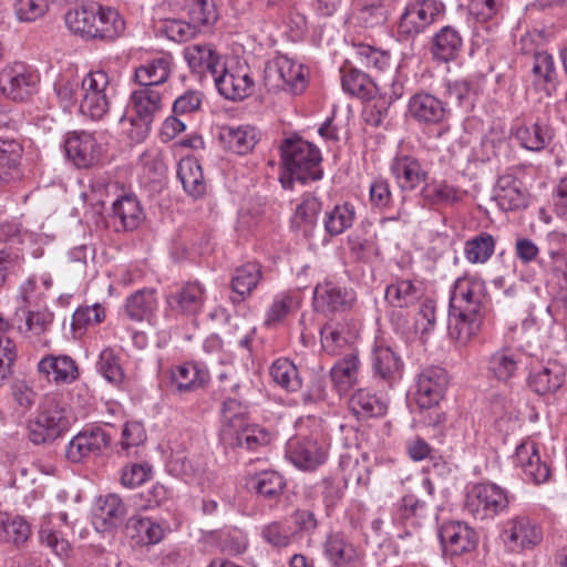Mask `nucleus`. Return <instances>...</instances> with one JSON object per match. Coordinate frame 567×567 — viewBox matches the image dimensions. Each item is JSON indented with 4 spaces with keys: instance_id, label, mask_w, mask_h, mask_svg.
Wrapping results in <instances>:
<instances>
[{
    "instance_id": "e2e57ef3",
    "label": "nucleus",
    "mask_w": 567,
    "mask_h": 567,
    "mask_svg": "<svg viewBox=\"0 0 567 567\" xmlns=\"http://www.w3.org/2000/svg\"><path fill=\"white\" fill-rule=\"evenodd\" d=\"M386 18L383 0H365L357 13L358 22L365 28L381 25L386 21Z\"/></svg>"
},
{
    "instance_id": "f704fd0d",
    "label": "nucleus",
    "mask_w": 567,
    "mask_h": 567,
    "mask_svg": "<svg viewBox=\"0 0 567 567\" xmlns=\"http://www.w3.org/2000/svg\"><path fill=\"white\" fill-rule=\"evenodd\" d=\"M323 553L336 567L349 566L358 558L355 547L339 533L327 536L323 544Z\"/></svg>"
},
{
    "instance_id": "79ce46f5",
    "label": "nucleus",
    "mask_w": 567,
    "mask_h": 567,
    "mask_svg": "<svg viewBox=\"0 0 567 567\" xmlns=\"http://www.w3.org/2000/svg\"><path fill=\"white\" fill-rule=\"evenodd\" d=\"M126 529L132 538L142 545H154L164 536L163 527L147 517L133 516L128 519Z\"/></svg>"
},
{
    "instance_id": "09e8293b",
    "label": "nucleus",
    "mask_w": 567,
    "mask_h": 567,
    "mask_svg": "<svg viewBox=\"0 0 567 567\" xmlns=\"http://www.w3.org/2000/svg\"><path fill=\"white\" fill-rule=\"evenodd\" d=\"M230 444L239 447H246L248 451H255L259 446H265L270 442V434L256 424H246L233 431Z\"/></svg>"
},
{
    "instance_id": "f03ea898",
    "label": "nucleus",
    "mask_w": 567,
    "mask_h": 567,
    "mask_svg": "<svg viewBox=\"0 0 567 567\" xmlns=\"http://www.w3.org/2000/svg\"><path fill=\"white\" fill-rule=\"evenodd\" d=\"M280 150L284 166L292 181L306 184L322 178V156L316 145L301 138H287Z\"/></svg>"
},
{
    "instance_id": "37998d69",
    "label": "nucleus",
    "mask_w": 567,
    "mask_h": 567,
    "mask_svg": "<svg viewBox=\"0 0 567 567\" xmlns=\"http://www.w3.org/2000/svg\"><path fill=\"white\" fill-rule=\"evenodd\" d=\"M320 200L312 195H305L302 202L297 206L292 224L303 235L310 236L316 228L318 215L321 212Z\"/></svg>"
},
{
    "instance_id": "4d7b16f0",
    "label": "nucleus",
    "mask_w": 567,
    "mask_h": 567,
    "mask_svg": "<svg viewBox=\"0 0 567 567\" xmlns=\"http://www.w3.org/2000/svg\"><path fill=\"white\" fill-rule=\"evenodd\" d=\"M518 369L517 357L508 350L493 353L488 360V371L499 381H508Z\"/></svg>"
},
{
    "instance_id": "cd10ccee",
    "label": "nucleus",
    "mask_w": 567,
    "mask_h": 567,
    "mask_svg": "<svg viewBox=\"0 0 567 567\" xmlns=\"http://www.w3.org/2000/svg\"><path fill=\"white\" fill-rule=\"evenodd\" d=\"M97 13L99 4L89 3L70 9L65 13L64 21L72 33L79 34L86 40H93L94 34H96L94 22Z\"/></svg>"
},
{
    "instance_id": "3c124183",
    "label": "nucleus",
    "mask_w": 567,
    "mask_h": 567,
    "mask_svg": "<svg viewBox=\"0 0 567 567\" xmlns=\"http://www.w3.org/2000/svg\"><path fill=\"white\" fill-rule=\"evenodd\" d=\"M99 13L102 19L101 29H96L93 40L112 42L124 33L125 21L115 9L99 4Z\"/></svg>"
},
{
    "instance_id": "412c9836",
    "label": "nucleus",
    "mask_w": 567,
    "mask_h": 567,
    "mask_svg": "<svg viewBox=\"0 0 567 567\" xmlns=\"http://www.w3.org/2000/svg\"><path fill=\"white\" fill-rule=\"evenodd\" d=\"M110 217L116 230L132 231L141 225L145 216L137 197L123 194L112 203Z\"/></svg>"
},
{
    "instance_id": "f3484780",
    "label": "nucleus",
    "mask_w": 567,
    "mask_h": 567,
    "mask_svg": "<svg viewBox=\"0 0 567 567\" xmlns=\"http://www.w3.org/2000/svg\"><path fill=\"white\" fill-rule=\"evenodd\" d=\"M564 367L557 361L538 362L532 364L528 377L529 388L539 395L557 391L564 382Z\"/></svg>"
},
{
    "instance_id": "20e7f679",
    "label": "nucleus",
    "mask_w": 567,
    "mask_h": 567,
    "mask_svg": "<svg viewBox=\"0 0 567 567\" xmlns=\"http://www.w3.org/2000/svg\"><path fill=\"white\" fill-rule=\"evenodd\" d=\"M131 101L136 115L126 118L122 116L120 122H126L133 127L130 132L131 138L142 141L150 132L155 115L162 109V93L158 87L140 84V87L132 93Z\"/></svg>"
},
{
    "instance_id": "6ab92c4d",
    "label": "nucleus",
    "mask_w": 567,
    "mask_h": 567,
    "mask_svg": "<svg viewBox=\"0 0 567 567\" xmlns=\"http://www.w3.org/2000/svg\"><path fill=\"white\" fill-rule=\"evenodd\" d=\"M514 462L519 466L526 480L535 484L547 482L550 475L548 465L542 462L538 449L532 441H526L516 447Z\"/></svg>"
},
{
    "instance_id": "a19ab883",
    "label": "nucleus",
    "mask_w": 567,
    "mask_h": 567,
    "mask_svg": "<svg viewBox=\"0 0 567 567\" xmlns=\"http://www.w3.org/2000/svg\"><path fill=\"white\" fill-rule=\"evenodd\" d=\"M341 83L343 90L360 99H372L375 95L378 83L373 82L365 73L355 69H342Z\"/></svg>"
},
{
    "instance_id": "8fccbe9b",
    "label": "nucleus",
    "mask_w": 567,
    "mask_h": 567,
    "mask_svg": "<svg viewBox=\"0 0 567 567\" xmlns=\"http://www.w3.org/2000/svg\"><path fill=\"white\" fill-rule=\"evenodd\" d=\"M260 279L261 267L255 262H247L236 268L231 278V290L244 299L251 293Z\"/></svg>"
},
{
    "instance_id": "052dcab7",
    "label": "nucleus",
    "mask_w": 567,
    "mask_h": 567,
    "mask_svg": "<svg viewBox=\"0 0 567 567\" xmlns=\"http://www.w3.org/2000/svg\"><path fill=\"white\" fill-rule=\"evenodd\" d=\"M359 359L355 354H349L340 360L331 369V379L341 390L351 385L358 374Z\"/></svg>"
},
{
    "instance_id": "4468645a",
    "label": "nucleus",
    "mask_w": 567,
    "mask_h": 567,
    "mask_svg": "<svg viewBox=\"0 0 567 567\" xmlns=\"http://www.w3.org/2000/svg\"><path fill=\"white\" fill-rule=\"evenodd\" d=\"M66 157L79 168H89L100 162L101 145L86 132H71L64 141Z\"/></svg>"
},
{
    "instance_id": "ddd939ff",
    "label": "nucleus",
    "mask_w": 567,
    "mask_h": 567,
    "mask_svg": "<svg viewBox=\"0 0 567 567\" xmlns=\"http://www.w3.org/2000/svg\"><path fill=\"white\" fill-rule=\"evenodd\" d=\"M315 306L327 312L350 310L357 301L353 289L326 279L319 282L313 291Z\"/></svg>"
},
{
    "instance_id": "a211bd4d",
    "label": "nucleus",
    "mask_w": 567,
    "mask_h": 567,
    "mask_svg": "<svg viewBox=\"0 0 567 567\" xmlns=\"http://www.w3.org/2000/svg\"><path fill=\"white\" fill-rule=\"evenodd\" d=\"M213 82L218 92L224 97L231 101L244 100L251 94L254 87V81L248 73L239 70H229L226 63L214 78Z\"/></svg>"
},
{
    "instance_id": "9b49d317",
    "label": "nucleus",
    "mask_w": 567,
    "mask_h": 567,
    "mask_svg": "<svg viewBox=\"0 0 567 567\" xmlns=\"http://www.w3.org/2000/svg\"><path fill=\"white\" fill-rule=\"evenodd\" d=\"M110 435L99 426H92L79 432L69 442L65 457L72 463H80L85 458L99 456L110 445Z\"/></svg>"
},
{
    "instance_id": "49530a36",
    "label": "nucleus",
    "mask_w": 567,
    "mask_h": 567,
    "mask_svg": "<svg viewBox=\"0 0 567 567\" xmlns=\"http://www.w3.org/2000/svg\"><path fill=\"white\" fill-rule=\"evenodd\" d=\"M321 344L323 350L332 355L339 354L341 349L354 339V334L340 322H328L321 330Z\"/></svg>"
},
{
    "instance_id": "6e6d98bb",
    "label": "nucleus",
    "mask_w": 567,
    "mask_h": 567,
    "mask_svg": "<svg viewBox=\"0 0 567 567\" xmlns=\"http://www.w3.org/2000/svg\"><path fill=\"white\" fill-rule=\"evenodd\" d=\"M22 155V146L14 140L0 138V183L8 182L17 169Z\"/></svg>"
},
{
    "instance_id": "680f3d73",
    "label": "nucleus",
    "mask_w": 567,
    "mask_h": 567,
    "mask_svg": "<svg viewBox=\"0 0 567 567\" xmlns=\"http://www.w3.org/2000/svg\"><path fill=\"white\" fill-rule=\"evenodd\" d=\"M96 368L110 383L118 384L124 379V371L113 349L106 348L101 351Z\"/></svg>"
},
{
    "instance_id": "6e6552de",
    "label": "nucleus",
    "mask_w": 567,
    "mask_h": 567,
    "mask_svg": "<svg viewBox=\"0 0 567 567\" xmlns=\"http://www.w3.org/2000/svg\"><path fill=\"white\" fill-rule=\"evenodd\" d=\"M38 80L28 65L16 62L0 71V91L8 99L22 102L33 94Z\"/></svg>"
},
{
    "instance_id": "4c0bfd02",
    "label": "nucleus",
    "mask_w": 567,
    "mask_h": 567,
    "mask_svg": "<svg viewBox=\"0 0 567 567\" xmlns=\"http://www.w3.org/2000/svg\"><path fill=\"white\" fill-rule=\"evenodd\" d=\"M30 535L31 527L23 517L0 512V543L20 547Z\"/></svg>"
},
{
    "instance_id": "9d476101",
    "label": "nucleus",
    "mask_w": 567,
    "mask_h": 567,
    "mask_svg": "<svg viewBox=\"0 0 567 567\" xmlns=\"http://www.w3.org/2000/svg\"><path fill=\"white\" fill-rule=\"evenodd\" d=\"M441 11L442 3L436 0H417L409 3L400 17V35L411 38L423 32Z\"/></svg>"
},
{
    "instance_id": "393cba45",
    "label": "nucleus",
    "mask_w": 567,
    "mask_h": 567,
    "mask_svg": "<svg viewBox=\"0 0 567 567\" xmlns=\"http://www.w3.org/2000/svg\"><path fill=\"white\" fill-rule=\"evenodd\" d=\"M126 514V508L116 494L100 496L94 506V525L103 532L118 526Z\"/></svg>"
},
{
    "instance_id": "0eeeda50",
    "label": "nucleus",
    "mask_w": 567,
    "mask_h": 567,
    "mask_svg": "<svg viewBox=\"0 0 567 567\" xmlns=\"http://www.w3.org/2000/svg\"><path fill=\"white\" fill-rule=\"evenodd\" d=\"M265 80L274 87L287 90L292 94H300L307 87L303 65L286 55L277 56L267 65Z\"/></svg>"
},
{
    "instance_id": "2f4dec72",
    "label": "nucleus",
    "mask_w": 567,
    "mask_h": 567,
    "mask_svg": "<svg viewBox=\"0 0 567 567\" xmlns=\"http://www.w3.org/2000/svg\"><path fill=\"white\" fill-rule=\"evenodd\" d=\"M300 303L301 298L298 291L288 290L276 295L265 313L264 324L267 328H277L288 316L299 309Z\"/></svg>"
},
{
    "instance_id": "58836bf2",
    "label": "nucleus",
    "mask_w": 567,
    "mask_h": 567,
    "mask_svg": "<svg viewBox=\"0 0 567 567\" xmlns=\"http://www.w3.org/2000/svg\"><path fill=\"white\" fill-rule=\"evenodd\" d=\"M157 308L154 289H141L131 295L125 305V311L134 321L150 320Z\"/></svg>"
},
{
    "instance_id": "f8f14e48",
    "label": "nucleus",
    "mask_w": 567,
    "mask_h": 567,
    "mask_svg": "<svg viewBox=\"0 0 567 567\" xmlns=\"http://www.w3.org/2000/svg\"><path fill=\"white\" fill-rule=\"evenodd\" d=\"M449 384L447 373L443 368L429 367L417 375L415 401L421 409H431L443 399Z\"/></svg>"
},
{
    "instance_id": "c85d7f7f",
    "label": "nucleus",
    "mask_w": 567,
    "mask_h": 567,
    "mask_svg": "<svg viewBox=\"0 0 567 567\" xmlns=\"http://www.w3.org/2000/svg\"><path fill=\"white\" fill-rule=\"evenodd\" d=\"M168 307L176 312L193 315L204 303V289L197 282H188L166 298Z\"/></svg>"
},
{
    "instance_id": "7ed1b4c3",
    "label": "nucleus",
    "mask_w": 567,
    "mask_h": 567,
    "mask_svg": "<svg viewBox=\"0 0 567 567\" xmlns=\"http://www.w3.org/2000/svg\"><path fill=\"white\" fill-rule=\"evenodd\" d=\"M71 419L66 406L54 396H48L28 422V437L35 445L52 443L69 431Z\"/></svg>"
},
{
    "instance_id": "0e129e2a",
    "label": "nucleus",
    "mask_w": 567,
    "mask_h": 567,
    "mask_svg": "<svg viewBox=\"0 0 567 567\" xmlns=\"http://www.w3.org/2000/svg\"><path fill=\"white\" fill-rule=\"evenodd\" d=\"M246 405L237 399H227L221 405V416L225 425V435H233V431L245 423Z\"/></svg>"
},
{
    "instance_id": "7c9ffc66",
    "label": "nucleus",
    "mask_w": 567,
    "mask_h": 567,
    "mask_svg": "<svg viewBox=\"0 0 567 567\" xmlns=\"http://www.w3.org/2000/svg\"><path fill=\"white\" fill-rule=\"evenodd\" d=\"M288 452L292 463L303 470H313L326 460L324 450L310 439L289 442Z\"/></svg>"
},
{
    "instance_id": "864d4df0",
    "label": "nucleus",
    "mask_w": 567,
    "mask_h": 567,
    "mask_svg": "<svg viewBox=\"0 0 567 567\" xmlns=\"http://www.w3.org/2000/svg\"><path fill=\"white\" fill-rule=\"evenodd\" d=\"M495 250V239L488 233H481L467 240L464 246V255L471 264L486 262Z\"/></svg>"
},
{
    "instance_id": "c03bdc74",
    "label": "nucleus",
    "mask_w": 567,
    "mask_h": 567,
    "mask_svg": "<svg viewBox=\"0 0 567 567\" xmlns=\"http://www.w3.org/2000/svg\"><path fill=\"white\" fill-rule=\"evenodd\" d=\"M420 297V289L410 279H398L385 289V300L398 308L411 307Z\"/></svg>"
},
{
    "instance_id": "69168bd1",
    "label": "nucleus",
    "mask_w": 567,
    "mask_h": 567,
    "mask_svg": "<svg viewBox=\"0 0 567 567\" xmlns=\"http://www.w3.org/2000/svg\"><path fill=\"white\" fill-rule=\"evenodd\" d=\"M188 18L198 25L214 24L218 12L214 0H190Z\"/></svg>"
},
{
    "instance_id": "c756f323",
    "label": "nucleus",
    "mask_w": 567,
    "mask_h": 567,
    "mask_svg": "<svg viewBox=\"0 0 567 567\" xmlns=\"http://www.w3.org/2000/svg\"><path fill=\"white\" fill-rule=\"evenodd\" d=\"M247 485L259 497L276 503L284 494L286 480L277 471H262L251 476Z\"/></svg>"
},
{
    "instance_id": "a18cd8bd",
    "label": "nucleus",
    "mask_w": 567,
    "mask_h": 567,
    "mask_svg": "<svg viewBox=\"0 0 567 567\" xmlns=\"http://www.w3.org/2000/svg\"><path fill=\"white\" fill-rule=\"evenodd\" d=\"M532 73L536 85H542L546 91L556 87L557 71L554 58L548 52L542 51L534 53Z\"/></svg>"
},
{
    "instance_id": "5701e85b",
    "label": "nucleus",
    "mask_w": 567,
    "mask_h": 567,
    "mask_svg": "<svg viewBox=\"0 0 567 567\" xmlns=\"http://www.w3.org/2000/svg\"><path fill=\"white\" fill-rule=\"evenodd\" d=\"M411 117L420 125H435L445 117L444 103L430 93H416L409 101Z\"/></svg>"
},
{
    "instance_id": "de8ad7c7",
    "label": "nucleus",
    "mask_w": 567,
    "mask_h": 567,
    "mask_svg": "<svg viewBox=\"0 0 567 567\" xmlns=\"http://www.w3.org/2000/svg\"><path fill=\"white\" fill-rule=\"evenodd\" d=\"M354 219L355 209L353 205L349 203L336 205L326 213L323 219L324 230L330 236L341 235L353 225Z\"/></svg>"
},
{
    "instance_id": "603ef678",
    "label": "nucleus",
    "mask_w": 567,
    "mask_h": 567,
    "mask_svg": "<svg viewBox=\"0 0 567 567\" xmlns=\"http://www.w3.org/2000/svg\"><path fill=\"white\" fill-rule=\"evenodd\" d=\"M496 198L504 210H514L526 205L523 192L519 189L517 182L511 176L498 179Z\"/></svg>"
},
{
    "instance_id": "2eb2a0df",
    "label": "nucleus",
    "mask_w": 567,
    "mask_h": 567,
    "mask_svg": "<svg viewBox=\"0 0 567 567\" xmlns=\"http://www.w3.org/2000/svg\"><path fill=\"white\" fill-rule=\"evenodd\" d=\"M183 54L190 71L199 75L200 79L209 76L214 80L225 64L224 56L208 43L187 45Z\"/></svg>"
},
{
    "instance_id": "473e14b6",
    "label": "nucleus",
    "mask_w": 567,
    "mask_h": 567,
    "mask_svg": "<svg viewBox=\"0 0 567 567\" xmlns=\"http://www.w3.org/2000/svg\"><path fill=\"white\" fill-rule=\"evenodd\" d=\"M172 64L173 58L169 54L154 58L135 70V81L138 84L158 87L168 80Z\"/></svg>"
},
{
    "instance_id": "4be33fe9",
    "label": "nucleus",
    "mask_w": 567,
    "mask_h": 567,
    "mask_svg": "<svg viewBox=\"0 0 567 567\" xmlns=\"http://www.w3.org/2000/svg\"><path fill=\"white\" fill-rule=\"evenodd\" d=\"M218 140L229 152L245 155L254 150L260 140V133L251 125H224L219 130Z\"/></svg>"
},
{
    "instance_id": "72a5a7b5",
    "label": "nucleus",
    "mask_w": 567,
    "mask_h": 567,
    "mask_svg": "<svg viewBox=\"0 0 567 567\" xmlns=\"http://www.w3.org/2000/svg\"><path fill=\"white\" fill-rule=\"evenodd\" d=\"M463 45L460 32L451 27H443L433 37L431 51L440 61L449 62L457 56Z\"/></svg>"
},
{
    "instance_id": "aec40b11",
    "label": "nucleus",
    "mask_w": 567,
    "mask_h": 567,
    "mask_svg": "<svg viewBox=\"0 0 567 567\" xmlns=\"http://www.w3.org/2000/svg\"><path fill=\"white\" fill-rule=\"evenodd\" d=\"M373 378L383 381L389 386L401 380L403 362L401 358L385 346H377L371 357Z\"/></svg>"
},
{
    "instance_id": "39448f33",
    "label": "nucleus",
    "mask_w": 567,
    "mask_h": 567,
    "mask_svg": "<svg viewBox=\"0 0 567 567\" xmlns=\"http://www.w3.org/2000/svg\"><path fill=\"white\" fill-rule=\"evenodd\" d=\"M112 91L110 78L105 71L89 72L81 81V114L93 121L101 120L110 110Z\"/></svg>"
},
{
    "instance_id": "774afa93",
    "label": "nucleus",
    "mask_w": 567,
    "mask_h": 567,
    "mask_svg": "<svg viewBox=\"0 0 567 567\" xmlns=\"http://www.w3.org/2000/svg\"><path fill=\"white\" fill-rule=\"evenodd\" d=\"M430 508L429 499L420 498L414 494H409L402 497L398 515L402 520H408L412 517H424Z\"/></svg>"
},
{
    "instance_id": "b1692460",
    "label": "nucleus",
    "mask_w": 567,
    "mask_h": 567,
    "mask_svg": "<svg viewBox=\"0 0 567 567\" xmlns=\"http://www.w3.org/2000/svg\"><path fill=\"white\" fill-rule=\"evenodd\" d=\"M391 172L402 190H413L427 178V172L419 159L409 155L395 156L391 163Z\"/></svg>"
},
{
    "instance_id": "bb28decb",
    "label": "nucleus",
    "mask_w": 567,
    "mask_h": 567,
    "mask_svg": "<svg viewBox=\"0 0 567 567\" xmlns=\"http://www.w3.org/2000/svg\"><path fill=\"white\" fill-rule=\"evenodd\" d=\"M177 177L184 190L194 199L203 198L207 193V184L202 166L195 157L182 158L177 167Z\"/></svg>"
},
{
    "instance_id": "a878e982",
    "label": "nucleus",
    "mask_w": 567,
    "mask_h": 567,
    "mask_svg": "<svg viewBox=\"0 0 567 567\" xmlns=\"http://www.w3.org/2000/svg\"><path fill=\"white\" fill-rule=\"evenodd\" d=\"M349 409L360 419L380 417L388 411V400L368 389H359L349 399Z\"/></svg>"
},
{
    "instance_id": "338daca9",
    "label": "nucleus",
    "mask_w": 567,
    "mask_h": 567,
    "mask_svg": "<svg viewBox=\"0 0 567 567\" xmlns=\"http://www.w3.org/2000/svg\"><path fill=\"white\" fill-rule=\"evenodd\" d=\"M14 13L21 22H33L43 17L49 9L47 0H14Z\"/></svg>"
},
{
    "instance_id": "c9c22d12",
    "label": "nucleus",
    "mask_w": 567,
    "mask_h": 567,
    "mask_svg": "<svg viewBox=\"0 0 567 567\" xmlns=\"http://www.w3.org/2000/svg\"><path fill=\"white\" fill-rule=\"evenodd\" d=\"M38 370L48 378L52 374V380L58 383H71L79 374L74 360L68 355H48L39 362Z\"/></svg>"
},
{
    "instance_id": "ea45409f",
    "label": "nucleus",
    "mask_w": 567,
    "mask_h": 567,
    "mask_svg": "<svg viewBox=\"0 0 567 567\" xmlns=\"http://www.w3.org/2000/svg\"><path fill=\"white\" fill-rule=\"evenodd\" d=\"M514 135L522 147L533 152H539L546 148L553 138L550 127L539 123H535L530 126L519 125L515 130Z\"/></svg>"
},
{
    "instance_id": "13d9d810",
    "label": "nucleus",
    "mask_w": 567,
    "mask_h": 567,
    "mask_svg": "<svg viewBox=\"0 0 567 567\" xmlns=\"http://www.w3.org/2000/svg\"><path fill=\"white\" fill-rule=\"evenodd\" d=\"M421 195L429 204H454L461 200L460 192L445 182L431 183L422 188Z\"/></svg>"
},
{
    "instance_id": "5fc2aeb1",
    "label": "nucleus",
    "mask_w": 567,
    "mask_h": 567,
    "mask_svg": "<svg viewBox=\"0 0 567 567\" xmlns=\"http://www.w3.org/2000/svg\"><path fill=\"white\" fill-rule=\"evenodd\" d=\"M272 380L287 391H297L301 388V379L297 367L292 361L281 358L270 367Z\"/></svg>"
},
{
    "instance_id": "e433bc0d",
    "label": "nucleus",
    "mask_w": 567,
    "mask_h": 567,
    "mask_svg": "<svg viewBox=\"0 0 567 567\" xmlns=\"http://www.w3.org/2000/svg\"><path fill=\"white\" fill-rule=\"evenodd\" d=\"M208 370L199 363L179 365L173 374V382L179 393L195 391L209 382Z\"/></svg>"
},
{
    "instance_id": "1a4fd4ad",
    "label": "nucleus",
    "mask_w": 567,
    "mask_h": 567,
    "mask_svg": "<svg viewBox=\"0 0 567 567\" xmlns=\"http://www.w3.org/2000/svg\"><path fill=\"white\" fill-rule=\"evenodd\" d=\"M502 538L512 551L533 549L543 540V530L528 516L517 515L505 522Z\"/></svg>"
},
{
    "instance_id": "bf43d9fd",
    "label": "nucleus",
    "mask_w": 567,
    "mask_h": 567,
    "mask_svg": "<svg viewBox=\"0 0 567 567\" xmlns=\"http://www.w3.org/2000/svg\"><path fill=\"white\" fill-rule=\"evenodd\" d=\"M354 59L361 66L377 71H384L390 66L389 53L368 44L355 47Z\"/></svg>"
},
{
    "instance_id": "423d86ee",
    "label": "nucleus",
    "mask_w": 567,
    "mask_h": 567,
    "mask_svg": "<svg viewBox=\"0 0 567 567\" xmlns=\"http://www.w3.org/2000/svg\"><path fill=\"white\" fill-rule=\"evenodd\" d=\"M507 492L494 483L473 486L467 494L466 507L477 519L494 518L508 507Z\"/></svg>"
},
{
    "instance_id": "f257e3e1",
    "label": "nucleus",
    "mask_w": 567,
    "mask_h": 567,
    "mask_svg": "<svg viewBox=\"0 0 567 567\" xmlns=\"http://www.w3.org/2000/svg\"><path fill=\"white\" fill-rule=\"evenodd\" d=\"M485 315V282L476 277L458 278L450 297L449 337L465 347L480 333Z\"/></svg>"
},
{
    "instance_id": "dca6fc26",
    "label": "nucleus",
    "mask_w": 567,
    "mask_h": 567,
    "mask_svg": "<svg viewBox=\"0 0 567 567\" xmlns=\"http://www.w3.org/2000/svg\"><path fill=\"white\" fill-rule=\"evenodd\" d=\"M439 537L445 554L458 556L477 545L476 532L462 522H449L441 526Z\"/></svg>"
}]
</instances>
